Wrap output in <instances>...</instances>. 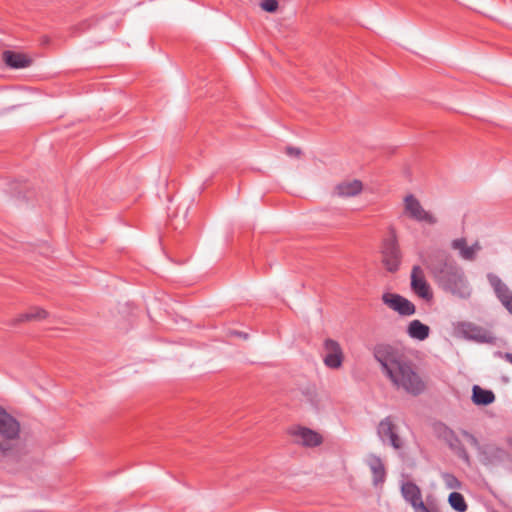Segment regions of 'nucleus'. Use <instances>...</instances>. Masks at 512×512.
Masks as SVG:
<instances>
[{"instance_id": "9b49d317", "label": "nucleus", "mask_w": 512, "mask_h": 512, "mask_svg": "<svg viewBox=\"0 0 512 512\" xmlns=\"http://www.w3.org/2000/svg\"><path fill=\"white\" fill-rule=\"evenodd\" d=\"M478 456H479L480 462L483 465L489 466V465H497L499 463H502V462L508 460L510 455L505 449H503L497 445L486 444V445H483V447L481 448V450L478 453Z\"/></svg>"}, {"instance_id": "412c9836", "label": "nucleus", "mask_w": 512, "mask_h": 512, "mask_svg": "<svg viewBox=\"0 0 512 512\" xmlns=\"http://www.w3.org/2000/svg\"><path fill=\"white\" fill-rule=\"evenodd\" d=\"M48 312L40 307H32L26 313L20 314L17 318L13 319L11 324L16 325L26 321H40L47 318Z\"/></svg>"}, {"instance_id": "a878e982", "label": "nucleus", "mask_w": 512, "mask_h": 512, "mask_svg": "<svg viewBox=\"0 0 512 512\" xmlns=\"http://www.w3.org/2000/svg\"><path fill=\"white\" fill-rule=\"evenodd\" d=\"M461 434L468 440V442L479 452L483 445H481L478 439L466 430H461Z\"/></svg>"}, {"instance_id": "2eb2a0df", "label": "nucleus", "mask_w": 512, "mask_h": 512, "mask_svg": "<svg viewBox=\"0 0 512 512\" xmlns=\"http://www.w3.org/2000/svg\"><path fill=\"white\" fill-rule=\"evenodd\" d=\"M2 60L12 69H21L31 66L33 60L26 54L5 50L2 53Z\"/></svg>"}, {"instance_id": "4be33fe9", "label": "nucleus", "mask_w": 512, "mask_h": 512, "mask_svg": "<svg viewBox=\"0 0 512 512\" xmlns=\"http://www.w3.org/2000/svg\"><path fill=\"white\" fill-rule=\"evenodd\" d=\"M451 248L454 250H457L462 259L467 260V261L475 260L474 255H473V250H472L471 246L467 245V241L465 238L454 239L451 242Z\"/></svg>"}, {"instance_id": "f3484780", "label": "nucleus", "mask_w": 512, "mask_h": 512, "mask_svg": "<svg viewBox=\"0 0 512 512\" xmlns=\"http://www.w3.org/2000/svg\"><path fill=\"white\" fill-rule=\"evenodd\" d=\"M368 465L373 475V484L378 486L383 484L386 478V470L380 457L371 455L368 460Z\"/></svg>"}, {"instance_id": "39448f33", "label": "nucleus", "mask_w": 512, "mask_h": 512, "mask_svg": "<svg viewBox=\"0 0 512 512\" xmlns=\"http://www.w3.org/2000/svg\"><path fill=\"white\" fill-rule=\"evenodd\" d=\"M455 332L458 336L477 343L493 344L496 340L492 332L482 326L468 321L458 322L455 325Z\"/></svg>"}, {"instance_id": "20e7f679", "label": "nucleus", "mask_w": 512, "mask_h": 512, "mask_svg": "<svg viewBox=\"0 0 512 512\" xmlns=\"http://www.w3.org/2000/svg\"><path fill=\"white\" fill-rule=\"evenodd\" d=\"M381 252L385 268L389 272H396L401 263V252L395 229L390 228L389 235L383 240Z\"/></svg>"}, {"instance_id": "bb28decb", "label": "nucleus", "mask_w": 512, "mask_h": 512, "mask_svg": "<svg viewBox=\"0 0 512 512\" xmlns=\"http://www.w3.org/2000/svg\"><path fill=\"white\" fill-rule=\"evenodd\" d=\"M301 150L296 147L288 146L286 147V154L292 157H299L301 155Z\"/></svg>"}, {"instance_id": "ddd939ff", "label": "nucleus", "mask_w": 512, "mask_h": 512, "mask_svg": "<svg viewBox=\"0 0 512 512\" xmlns=\"http://www.w3.org/2000/svg\"><path fill=\"white\" fill-rule=\"evenodd\" d=\"M401 493L417 512H432L423 502L420 488L413 482L408 481L402 484Z\"/></svg>"}, {"instance_id": "1a4fd4ad", "label": "nucleus", "mask_w": 512, "mask_h": 512, "mask_svg": "<svg viewBox=\"0 0 512 512\" xmlns=\"http://www.w3.org/2000/svg\"><path fill=\"white\" fill-rule=\"evenodd\" d=\"M323 350V362L325 366L330 369H339L344 360V354L340 344L331 338H327L324 340Z\"/></svg>"}, {"instance_id": "c85d7f7f", "label": "nucleus", "mask_w": 512, "mask_h": 512, "mask_svg": "<svg viewBox=\"0 0 512 512\" xmlns=\"http://www.w3.org/2000/svg\"><path fill=\"white\" fill-rule=\"evenodd\" d=\"M499 355H500L504 360H506L507 362H509L510 364H512V353H510V352H506V353H501V352H499Z\"/></svg>"}, {"instance_id": "4468645a", "label": "nucleus", "mask_w": 512, "mask_h": 512, "mask_svg": "<svg viewBox=\"0 0 512 512\" xmlns=\"http://www.w3.org/2000/svg\"><path fill=\"white\" fill-rule=\"evenodd\" d=\"M488 280L491 286L493 287L498 300L512 315V291L508 288V286L505 283L502 282V280L498 276L494 274H489Z\"/></svg>"}, {"instance_id": "393cba45", "label": "nucleus", "mask_w": 512, "mask_h": 512, "mask_svg": "<svg viewBox=\"0 0 512 512\" xmlns=\"http://www.w3.org/2000/svg\"><path fill=\"white\" fill-rule=\"evenodd\" d=\"M260 6L264 11L274 13L277 11L279 4L277 0H263Z\"/></svg>"}, {"instance_id": "0eeeda50", "label": "nucleus", "mask_w": 512, "mask_h": 512, "mask_svg": "<svg viewBox=\"0 0 512 512\" xmlns=\"http://www.w3.org/2000/svg\"><path fill=\"white\" fill-rule=\"evenodd\" d=\"M404 213L411 219L418 222H425L430 225L437 223V218L426 211L420 201L413 195L408 194L404 198Z\"/></svg>"}, {"instance_id": "a211bd4d", "label": "nucleus", "mask_w": 512, "mask_h": 512, "mask_svg": "<svg viewBox=\"0 0 512 512\" xmlns=\"http://www.w3.org/2000/svg\"><path fill=\"white\" fill-rule=\"evenodd\" d=\"M362 189L363 185L359 180L344 181L335 187V193L341 197H353L358 195Z\"/></svg>"}, {"instance_id": "f8f14e48", "label": "nucleus", "mask_w": 512, "mask_h": 512, "mask_svg": "<svg viewBox=\"0 0 512 512\" xmlns=\"http://www.w3.org/2000/svg\"><path fill=\"white\" fill-rule=\"evenodd\" d=\"M382 301L389 308L403 316L413 315L416 311L415 305L399 294L384 293L382 296Z\"/></svg>"}, {"instance_id": "6e6552de", "label": "nucleus", "mask_w": 512, "mask_h": 512, "mask_svg": "<svg viewBox=\"0 0 512 512\" xmlns=\"http://www.w3.org/2000/svg\"><path fill=\"white\" fill-rule=\"evenodd\" d=\"M377 434L383 443H388L395 450L403 448V441L397 433V426L394 424L391 416H387L380 421L377 427Z\"/></svg>"}, {"instance_id": "cd10ccee", "label": "nucleus", "mask_w": 512, "mask_h": 512, "mask_svg": "<svg viewBox=\"0 0 512 512\" xmlns=\"http://www.w3.org/2000/svg\"><path fill=\"white\" fill-rule=\"evenodd\" d=\"M471 248L473 250L474 259H476V255L482 249V247L479 242H475L473 245H471Z\"/></svg>"}, {"instance_id": "6ab92c4d", "label": "nucleus", "mask_w": 512, "mask_h": 512, "mask_svg": "<svg viewBox=\"0 0 512 512\" xmlns=\"http://www.w3.org/2000/svg\"><path fill=\"white\" fill-rule=\"evenodd\" d=\"M407 333L411 338L423 341L429 337L430 328L420 320L415 319L409 323Z\"/></svg>"}, {"instance_id": "aec40b11", "label": "nucleus", "mask_w": 512, "mask_h": 512, "mask_svg": "<svg viewBox=\"0 0 512 512\" xmlns=\"http://www.w3.org/2000/svg\"><path fill=\"white\" fill-rule=\"evenodd\" d=\"M472 401L476 405L487 406L495 401L493 391L474 385L472 388Z\"/></svg>"}, {"instance_id": "dca6fc26", "label": "nucleus", "mask_w": 512, "mask_h": 512, "mask_svg": "<svg viewBox=\"0 0 512 512\" xmlns=\"http://www.w3.org/2000/svg\"><path fill=\"white\" fill-rule=\"evenodd\" d=\"M291 434L299 437L301 444L307 447H316L323 442V438L319 433L306 427H298L292 430Z\"/></svg>"}, {"instance_id": "f03ea898", "label": "nucleus", "mask_w": 512, "mask_h": 512, "mask_svg": "<svg viewBox=\"0 0 512 512\" xmlns=\"http://www.w3.org/2000/svg\"><path fill=\"white\" fill-rule=\"evenodd\" d=\"M423 264L442 290L461 299L470 296L471 288L463 269L450 259L446 251H430L423 259Z\"/></svg>"}, {"instance_id": "f257e3e1", "label": "nucleus", "mask_w": 512, "mask_h": 512, "mask_svg": "<svg viewBox=\"0 0 512 512\" xmlns=\"http://www.w3.org/2000/svg\"><path fill=\"white\" fill-rule=\"evenodd\" d=\"M373 356L380 364L382 373L392 385L412 396L422 394L426 384L416 371L413 363L396 347L379 343L373 348Z\"/></svg>"}, {"instance_id": "b1692460", "label": "nucleus", "mask_w": 512, "mask_h": 512, "mask_svg": "<svg viewBox=\"0 0 512 512\" xmlns=\"http://www.w3.org/2000/svg\"><path fill=\"white\" fill-rule=\"evenodd\" d=\"M443 479L447 487L450 489H457L461 486L460 481L453 474L446 473L444 474Z\"/></svg>"}, {"instance_id": "c756f323", "label": "nucleus", "mask_w": 512, "mask_h": 512, "mask_svg": "<svg viewBox=\"0 0 512 512\" xmlns=\"http://www.w3.org/2000/svg\"><path fill=\"white\" fill-rule=\"evenodd\" d=\"M507 444H508V446L512 449V437H509V438L507 439Z\"/></svg>"}, {"instance_id": "7ed1b4c3", "label": "nucleus", "mask_w": 512, "mask_h": 512, "mask_svg": "<svg viewBox=\"0 0 512 512\" xmlns=\"http://www.w3.org/2000/svg\"><path fill=\"white\" fill-rule=\"evenodd\" d=\"M20 430L18 420L0 407V454L9 462L20 463L26 455L24 447L10 442L19 438Z\"/></svg>"}, {"instance_id": "5701e85b", "label": "nucleus", "mask_w": 512, "mask_h": 512, "mask_svg": "<svg viewBox=\"0 0 512 512\" xmlns=\"http://www.w3.org/2000/svg\"><path fill=\"white\" fill-rule=\"evenodd\" d=\"M450 506L457 512H465L468 508L463 495L459 492H452L448 497Z\"/></svg>"}, {"instance_id": "9d476101", "label": "nucleus", "mask_w": 512, "mask_h": 512, "mask_svg": "<svg viewBox=\"0 0 512 512\" xmlns=\"http://www.w3.org/2000/svg\"><path fill=\"white\" fill-rule=\"evenodd\" d=\"M411 290L420 298L430 301L433 298V293L429 283L425 278L423 269L415 265L411 271Z\"/></svg>"}, {"instance_id": "423d86ee", "label": "nucleus", "mask_w": 512, "mask_h": 512, "mask_svg": "<svg viewBox=\"0 0 512 512\" xmlns=\"http://www.w3.org/2000/svg\"><path fill=\"white\" fill-rule=\"evenodd\" d=\"M435 431L439 438L444 440L449 448L466 464H470V455L468 454L466 448L463 443L456 435L454 430L449 428L447 425L443 423H439L435 426Z\"/></svg>"}]
</instances>
